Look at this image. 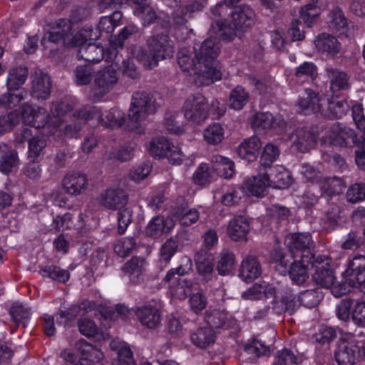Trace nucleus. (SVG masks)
Instances as JSON below:
<instances>
[{"instance_id": "2eb2a0df", "label": "nucleus", "mask_w": 365, "mask_h": 365, "mask_svg": "<svg viewBox=\"0 0 365 365\" xmlns=\"http://www.w3.org/2000/svg\"><path fill=\"white\" fill-rule=\"evenodd\" d=\"M289 138L292 146L302 153L310 150L317 143V137L309 127L297 128Z\"/></svg>"}, {"instance_id": "dca6fc26", "label": "nucleus", "mask_w": 365, "mask_h": 365, "mask_svg": "<svg viewBox=\"0 0 365 365\" xmlns=\"http://www.w3.org/2000/svg\"><path fill=\"white\" fill-rule=\"evenodd\" d=\"M178 64L183 72L189 75L195 76V81L200 86H205L200 79L201 73H203L200 68H204L196 59L195 56H192V52L187 48H182L178 53Z\"/></svg>"}, {"instance_id": "b1692460", "label": "nucleus", "mask_w": 365, "mask_h": 365, "mask_svg": "<svg viewBox=\"0 0 365 365\" xmlns=\"http://www.w3.org/2000/svg\"><path fill=\"white\" fill-rule=\"evenodd\" d=\"M78 346L81 357L78 360L76 365H95L104 357L103 353L99 349L84 339L79 340Z\"/></svg>"}, {"instance_id": "f257e3e1", "label": "nucleus", "mask_w": 365, "mask_h": 365, "mask_svg": "<svg viewBox=\"0 0 365 365\" xmlns=\"http://www.w3.org/2000/svg\"><path fill=\"white\" fill-rule=\"evenodd\" d=\"M220 49L219 38L215 36H211L205 39L200 46H194L195 58L198 63L204 68H200L203 71L200 79L204 85H210L221 79L222 73L217 61Z\"/></svg>"}, {"instance_id": "bf43d9fd", "label": "nucleus", "mask_w": 365, "mask_h": 365, "mask_svg": "<svg viewBox=\"0 0 365 365\" xmlns=\"http://www.w3.org/2000/svg\"><path fill=\"white\" fill-rule=\"evenodd\" d=\"M10 315L13 321L18 325L26 327V323L30 319L31 310L29 308L24 307L21 304L14 303L11 306Z\"/></svg>"}, {"instance_id": "a18cd8bd", "label": "nucleus", "mask_w": 365, "mask_h": 365, "mask_svg": "<svg viewBox=\"0 0 365 365\" xmlns=\"http://www.w3.org/2000/svg\"><path fill=\"white\" fill-rule=\"evenodd\" d=\"M250 101V93L241 86H237L231 90L229 95V103L231 108L241 110Z\"/></svg>"}, {"instance_id": "a19ab883", "label": "nucleus", "mask_w": 365, "mask_h": 365, "mask_svg": "<svg viewBox=\"0 0 365 365\" xmlns=\"http://www.w3.org/2000/svg\"><path fill=\"white\" fill-rule=\"evenodd\" d=\"M316 48L322 51L335 55L340 50V43L338 40L328 34L319 35L314 41Z\"/></svg>"}, {"instance_id": "473e14b6", "label": "nucleus", "mask_w": 365, "mask_h": 365, "mask_svg": "<svg viewBox=\"0 0 365 365\" xmlns=\"http://www.w3.org/2000/svg\"><path fill=\"white\" fill-rule=\"evenodd\" d=\"M329 26L331 30L341 35H348L349 25L351 22L348 21L340 8L333 9L329 12Z\"/></svg>"}, {"instance_id": "5fc2aeb1", "label": "nucleus", "mask_w": 365, "mask_h": 365, "mask_svg": "<svg viewBox=\"0 0 365 365\" xmlns=\"http://www.w3.org/2000/svg\"><path fill=\"white\" fill-rule=\"evenodd\" d=\"M280 150L277 145L272 143H267L263 148L260 156L259 163L264 170H267L272 168V163L279 158Z\"/></svg>"}, {"instance_id": "4c0bfd02", "label": "nucleus", "mask_w": 365, "mask_h": 365, "mask_svg": "<svg viewBox=\"0 0 365 365\" xmlns=\"http://www.w3.org/2000/svg\"><path fill=\"white\" fill-rule=\"evenodd\" d=\"M359 347L353 344L342 343L335 351L338 365H354Z\"/></svg>"}, {"instance_id": "69168bd1", "label": "nucleus", "mask_w": 365, "mask_h": 365, "mask_svg": "<svg viewBox=\"0 0 365 365\" xmlns=\"http://www.w3.org/2000/svg\"><path fill=\"white\" fill-rule=\"evenodd\" d=\"M179 246V238L177 236L170 237L160 247L161 260L168 263L177 252Z\"/></svg>"}, {"instance_id": "864d4df0", "label": "nucleus", "mask_w": 365, "mask_h": 365, "mask_svg": "<svg viewBox=\"0 0 365 365\" xmlns=\"http://www.w3.org/2000/svg\"><path fill=\"white\" fill-rule=\"evenodd\" d=\"M309 264L304 262L302 259L299 261H294L291 264L289 269V274L291 279L297 284H302L309 278L307 267Z\"/></svg>"}, {"instance_id": "338daca9", "label": "nucleus", "mask_w": 365, "mask_h": 365, "mask_svg": "<svg viewBox=\"0 0 365 365\" xmlns=\"http://www.w3.org/2000/svg\"><path fill=\"white\" fill-rule=\"evenodd\" d=\"M336 337V332L333 328L322 325L319 328L317 332L313 335L312 339H314L316 343L324 345L329 344Z\"/></svg>"}, {"instance_id": "9d476101", "label": "nucleus", "mask_w": 365, "mask_h": 365, "mask_svg": "<svg viewBox=\"0 0 365 365\" xmlns=\"http://www.w3.org/2000/svg\"><path fill=\"white\" fill-rule=\"evenodd\" d=\"M21 119L25 124L36 128L48 127L49 132H53L51 117L46 108L38 106H24L21 112Z\"/></svg>"}, {"instance_id": "c9c22d12", "label": "nucleus", "mask_w": 365, "mask_h": 365, "mask_svg": "<svg viewBox=\"0 0 365 365\" xmlns=\"http://www.w3.org/2000/svg\"><path fill=\"white\" fill-rule=\"evenodd\" d=\"M194 260L198 272L203 276L210 274L214 267V257L207 248H201L197 251Z\"/></svg>"}, {"instance_id": "37998d69", "label": "nucleus", "mask_w": 365, "mask_h": 365, "mask_svg": "<svg viewBox=\"0 0 365 365\" xmlns=\"http://www.w3.org/2000/svg\"><path fill=\"white\" fill-rule=\"evenodd\" d=\"M72 110V107L66 102L56 101L52 103L50 115L52 118L53 129L60 128L64 122V116Z\"/></svg>"}, {"instance_id": "603ef678", "label": "nucleus", "mask_w": 365, "mask_h": 365, "mask_svg": "<svg viewBox=\"0 0 365 365\" xmlns=\"http://www.w3.org/2000/svg\"><path fill=\"white\" fill-rule=\"evenodd\" d=\"M38 273L43 277H48L61 283L66 282L70 278V273L68 270L53 264L41 267Z\"/></svg>"}, {"instance_id": "72a5a7b5", "label": "nucleus", "mask_w": 365, "mask_h": 365, "mask_svg": "<svg viewBox=\"0 0 365 365\" xmlns=\"http://www.w3.org/2000/svg\"><path fill=\"white\" fill-rule=\"evenodd\" d=\"M250 230V225L243 216H238L230 220L227 234L234 241L245 240Z\"/></svg>"}, {"instance_id": "2f4dec72", "label": "nucleus", "mask_w": 365, "mask_h": 365, "mask_svg": "<svg viewBox=\"0 0 365 365\" xmlns=\"http://www.w3.org/2000/svg\"><path fill=\"white\" fill-rule=\"evenodd\" d=\"M262 147L259 138L257 136H252L244 140L237 147L239 156L248 162L255 161Z\"/></svg>"}, {"instance_id": "aec40b11", "label": "nucleus", "mask_w": 365, "mask_h": 365, "mask_svg": "<svg viewBox=\"0 0 365 365\" xmlns=\"http://www.w3.org/2000/svg\"><path fill=\"white\" fill-rule=\"evenodd\" d=\"M173 218L158 215L153 217L145 228L147 236L157 239L164 234H168L174 227Z\"/></svg>"}, {"instance_id": "4468645a", "label": "nucleus", "mask_w": 365, "mask_h": 365, "mask_svg": "<svg viewBox=\"0 0 365 365\" xmlns=\"http://www.w3.org/2000/svg\"><path fill=\"white\" fill-rule=\"evenodd\" d=\"M128 201L127 192L120 187L108 188L101 192L100 204L108 210H116L125 206Z\"/></svg>"}, {"instance_id": "1a4fd4ad", "label": "nucleus", "mask_w": 365, "mask_h": 365, "mask_svg": "<svg viewBox=\"0 0 365 365\" xmlns=\"http://www.w3.org/2000/svg\"><path fill=\"white\" fill-rule=\"evenodd\" d=\"M201 9L202 4L197 1H194L185 6H180L173 12L171 26L185 34V36L181 37L182 39L187 38L192 31V29L187 26L188 19L191 18L195 12L200 11Z\"/></svg>"}, {"instance_id": "4be33fe9", "label": "nucleus", "mask_w": 365, "mask_h": 365, "mask_svg": "<svg viewBox=\"0 0 365 365\" xmlns=\"http://www.w3.org/2000/svg\"><path fill=\"white\" fill-rule=\"evenodd\" d=\"M204 322L212 329H228L232 322L229 314L220 309H208L204 315Z\"/></svg>"}, {"instance_id": "8fccbe9b", "label": "nucleus", "mask_w": 365, "mask_h": 365, "mask_svg": "<svg viewBox=\"0 0 365 365\" xmlns=\"http://www.w3.org/2000/svg\"><path fill=\"white\" fill-rule=\"evenodd\" d=\"M235 264V255L229 250H223L218 256L217 270L220 275L225 276L230 274Z\"/></svg>"}, {"instance_id": "bb28decb", "label": "nucleus", "mask_w": 365, "mask_h": 365, "mask_svg": "<svg viewBox=\"0 0 365 365\" xmlns=\"http://www.w3.org/2000/svg\"><path fill=\"white\" fill-rule=\"evenodd\" d=\"M262 274V267L257 257L249 255L241 263L239 277L245 282H251Z\"/></svg>"}, {"instance_id": "a878e982", "label": "nucleus", "mask_w": 365, "mask_h": 365, "mask_svg": "<svg viewBox=\"0 0 365 365\" xmlns=\"http://www.w3.org/2000/svg\"><path fill=\"white\" fill-rule=\"evenodd\" d=\"M190 340L195 347L205 349L215 344L216 333L210 327H199L190 332Z\"/></svg>"}, {"instance_id": "f3484780", "label": "nucleus", "mask_w": 365, "mask_h": 365, "mask_svg": "<svg viewBox=\"0 0 365 365\" xmlns=\"http://www.w3.org/2000/svg\"><path fill=\"white\" fill-rule=\"evenodd\" d=\"M324 100L321 99L319 94L312 89H306L304 96L297 102V110L304 115L320 112L322 113Z\"/></svg>"}, {"instance_id": "0eeeda50", "label": "nucleus", "mask_w": 365, "mask_h": 365, "mask_svg": "<svg viewBox=\"0 0 365 365\" xmlns=\"http://www.w3.org/2000/svg\"><path fill=\"white\" fill-rule=\"evenodd\" d=\"M325 138L335 146L352 147L359 143L356 131L341 123H334L327 131Z\"/></svg>"}, {"instance_id": "e433bc0d", "label": "nucleus", "mask_w": 365, "mask_h": 365, "mask_svg": "<svg viewBox=\"0 0 365 365\" xmlns=\"http://www.w3.org/2000/svg\"><path fill=\"white\" fill-rule=\"evenodd\" d=\"M211 164L212 169L221 178H230L235 173V163L227 158L220 155H212Z\"/></svg>"}, {"instance_id": "5701e85b", "label": "nucleus", "mask_w": 365, "mask_h": 365, "mask_svg": "<svg viewBox=\"0 0 365 365\" xmlns=\"http://www.w3.org/2000/svg\"><path fill=\"white\" fill-rule=\"evenodd\" d=\"M270 186L285 189L292 183L290 173L282 165H277L265 170Z\"/></svg>"}, {"instance_id": "c85d7f7f", "label": "nucleus", "mask_w": 365, "mask_h": 365, "mask_svg": "<svg viewBox=\"0 0 365 365\" xmlns=\"http://www.w3.org/2000/svg\"><path fill=\"white\" fill-rule=\"evenodd\" d=\"M135 315L140 324L148 329H155L160 324L159 310L150 304L138 307Z\"/></svg>"}, {"instance_id": "cd10ccee", "label": "nucleus", "mask_w": 365, "mask_h": 365, "mask_svg": "<svg viewBox=\"0 0 365 365\" xmlns=\"http://www.w3.org/2000/svg\"><path fill=\"white\" fill-rule=\"evenodd\" d=\"M325 71L329 80V88L332 93L347 91L350 88V78L344 71L336 68L327 67Z\"/></svg>"}, {"instance_id": "412c9836", "label": "nucleus", "mask_w": 365, "mask_h": 365, "mask_svg": "<svg viewBox=\"0 0 365 365\" xmlns=\"http://www.w3.org/2000/svg\"><path fill=\"white\" fill-rule=\"evenodd\" d=\"M88 39L93 40L92 38L87 37L82 41V43L76 46L78 47L76 53L77 58L78 59H83L88 62L94 63H98L104 57V48L101 45L92 43H85Z\"/></svg>"}, {"instance_id": "3c124183", "label": "nucleus", "mask_w": 365, "mask_h": 365, "mask_svg": "<svg viewBox=\"0 0 365 365\" xmlns=\"http://www.w3.org/2000/svg\"><path fill=\"white\" fill-rule=\"evenodd\" d=\"M235 27L226 24V21L215 19L212 21L210 31L219 36L225 41H232L236 36Z\"/></svg>"}, {"instance_id": "a211bd4d", "label": "nucleus", "mask_w": 365, "mask_h": 365, "mask_svg": "<svg viewBox=\"0 0 365 365\" xmlns=\"http://www.w3.org/2000/svg\"><path fill=\"white\" fill-rule=\"evenodd\" d=\"M353 217L355 220H359L361 223L364 224V228L362 232L361 230H351L349 232L341 244V248L344 250L356 249L365 242V208H358L354 211Z\"/></svg>"}, {"instance_id": "c756f323", "label": "nucleus", "mask_w": 365, "mask_h": 365, "mask_svg": "<svg viewBox=\"0 0 365 365\" xmlns=\"http://www.w3.org/2000/svg\"><path fill=\"white\" fill-rule=\"evenodd\" d=\"M62 185L68 194L77 195L86 191L88 187V180L83 174L71 173L63 178Z\"/></svg>"}, {"instance_id": "09e8293b", "label": "nucleus", "mask_w": 365, "mask_h": 365, "mask_svg": "<svg viewBox=\"0 0 365 365\" xmlns=\"http://www.w3.org/2000/svg\"><path fill=\"white\" fill-rule=\"evenodd\" d=\"M318 76V69L317 66L309 61H305L296 68L294 76L297 81L312 82Z\"/></svg>"}, {"instance_id": "f03ea898", "label": "nucleus", "mask_w": 365, "mask_h": 365, "mask_svg": "<svg viewBox=\"0 0 365 365\" xmlns=\"http://www.w3.org/2000/svg\"><path fill=\"white\" fill-rule=\"evenodd\" d=\"M90 27L75 33L70 20L60 19L54 22L51 31L45 35V38L53 43L63 42L65 46H73L80 44L87 37L96 39L98 36H93Z\"/></svg>"}, {"instance_id": "0e129e2a", "label": "nucleus", "mask_w": 365, "mask_h": 365, "mask_svg": "<svg viewBox=\"0 0 365 365\" xmlns=\"http://www.w3.org/2000/svg\"><path fill=\"white\" fill-rule=\"evenodd\" d=\"M136 247L137 245L134 237H123L114 245L113 250L119 257H125L135 250Z\"/></svg>"}, {"instance_id": "6ab92c4d", "label": "nucleus", "mask_w": 365, "mask_h": 365, "mask_svg": "<svg viewBox=\"0 0 365 365\" xmlns=\"http://www.w3.org/2000/svg\"><path fill=\"white\" fill-rule=\"evenodd\" d=\"M232 24L238 31H246L255 24V13L248 5H240L232 12Z\"/></svg>"}, {"instance_id": "79ce46f5", "label": "nucleus", "mask_w": 365, "mask_h": 365, "mask_svg": "<svg viewBox=\"0 0 365 365\" xmlns=\"http://www.w3.org/2000/svg\"><path fill=\"white\" fill-rule=\"evenodd\" d=\"M111 350L117 353V361L135 365L133 354L129 345L125 341L113 339L110 343Z\"/></svg>"}, {"instance_id": "39448f33", "label": "nucleus", "mask_w": 365, "mask_h": 365, "mask_svg": "<svg viewBox=\"0 0 365 365\" xmlns=\"http://www.w3.org/2000/svg\"><path fill=\"white\" fill-rule=\"evenodd\" d=\"M284 244L293 258L299 257L308 264L314 258V242L309 232L289 233L285 237Z\"/></svg>"}, {"instance_id": "c03bdc74", "label": "nucleus", "mask_w": 365, "mask_h": 365, "mask_svg": "<svg viewBox=\"0 0 365 365\" xmlns=\"http://www.w3.org/2000/svg\"><path fill=\"white\" fill-rule=\"evenodd\" d=\"M312 279L316 284L327 289L331 287L335 282L333 269L330 267H325L323 264L315 267Z\"/></svg>"}, {"instance_id": "4d7b16f0", "label": "nucleus", "mask_w": 365, "mask_h": 365, "mask_svg": "<svg viewBox=\"0 0 365 365\" xmlns=\"http://www.w3.org/2000/svg\"><path fill=\"white\" fill-rule=\"evenodd\" d=\"M73 116L84 120L96 119L98 123L103 121V117L101 110L97 106L91 105L83 106L75 110Z\"/></svg>"}, {"instance_id": "680f3d73", "label": "nucleus", "mask_w": 365, "mask_h": 365, "mask_svg": "<svg viewBox=\"0 0 365 365\" xmlns=\"http://www.w3.org/2000/svg\"><path fill=\"white\" fill-rule=\"evenodd\" d=\"M203 136L207 143L216 145L223 140L224 129L220 123H212L204 130Z\"/></svg>"}, {"instance_id": "052dcab7", "label": "nucleus", "mask_w": 365, "mask_h": 365, "mask_svg": "<svg viewBox=\"0 0 365 365\" xmlns=\"http://www.w3.org/2000/svg\"><path fill=\"white\" fill-rule=\"evenodd\" d=\"M95 71L90 65L78 66L74 71L75 81L77 85L89 84L95 78Z\"/></svg>"}, {"instance_id": "9b49d317", "label": "nucleus", "mask_w": 365, "mask_h": 365, "mask_svg": "<svg viewBox=\"0 0 365 365\" xmlns=\"http://www.w3.org/2000/svg\"><path fill=\"white\" fill-rule=\"evenodd\" d=\"M150 53L155 61L170 58L174 53L172 41L165 34H157L147 39Z\"/></svg>"}, {"instance_id": "f704fd0d", "label": "nucleus", "mask_w": 365, "mask_h": 365, "mask_svg": "<svg viewBox=\"0 0 365 365\" xmlns=\"http://www.w3.org/2000/svg\"><path fill=\"white\" fill-rule=\"evenodd\" d=\"M145 259L141 257H133L122 267L121 270L133 283L139 282V277L145 271Z\"/></svg>"}, {"instance_id": "423d86ee", "label": "nucleus", "mask_w": 365, "mask_h": 365, "mask_svg": "<svg viewBox=\"0 0 365 365\" xmlns=\"http://www.w3.org/2000/svg\"><path fill=\"white\" fill-rule=\"evenodd\" d=\"M182 110L187 121L200 124L208 118V101L200 93L190 95L184 101Z\"/></svg>"}, {"instance_id": "49530a36", "label": "nucleus", "mask_w": 365, "mask_h": 365, "mask_svg": "<svg viewBox=\"0 0 365 365\" xmlns=\"http://www.w3.org/2000/svg\"><path fill=\"white\" fill-rule=\"evenodd\" d=\"M28 77V69L25 66L12 68L9 71L6 85L9 90H17Z\"/></svg>"}, {"instance_id": "6e6d98bb", "label": "nucleus", "mask_w": 365, "mask_h": 365, "mask_svg": "<svg viewBox=\"0 0 365 365\" xmlns=\"http://www.w3.org/2000/svg\"><path fill=\"white\" fill-rule=\"evenodd\" d=\"M302 361V355H296L292 350L283 349L276 353L272 365H294L301 364Z\"/></svg>"}, {"instance_id": "393cba45", "label": "nucleus", "mask_w": 365, "mask_h": 365, "mask_svg": "<svg viewBox=\"0 0 365 365\" xmlns=\"http://www.w3.org/2000/svg\"><path fill=\"white\" fill-rule=\"evenodd\" d=\"M265 170L262 168L257 176H252L244 182L243 188L246 192L258 197L266 194L267 188L270 186Z\"/></svg>"}, {"instance_id": "7ed1b4c3", "label": "nucleus", "mask_w": 365, "mask_h": 365, "mask_svg": "<svg viewBox=\"0 0 365 365\" xmlns=\"http://www.w3.org/2000/svg\"><path fill=\"white\" fill-rule=\"evenodd\" d=\"M155 110L156 105L153 95L145 91L135 92L132 96L128 115L129 126L138 134L144 133L145 128L141 123L149 114L154 113Z\"/></svg>"}, {"instance_id": "13d9d810", "label": "nucleus", "mask_w": 365, "mask_h": 365, "mask_svg": "<svg viewBox=\"0 0 365 365\" xmlns=\"http://www.w3.org/2000/svg\"><path fill=\"white\" fill-rule=\"evenodd\" d=\"M173 145L165 137H158L150 143V152L158 158H165Z\"/></svg>"}, {"instance_id": "ddd939ff", "label": "nucleus", "mask_w": 365, "mask_h": 365, "mask_svg": "<svg viewBox=\"0 0 365 365\" xmlns=\"http://www.w3.org/2000/svg\"><path fill=\"white\" fill-rule=\"evenodd\" d=\"M251 125L254 130L257 131L270 130L283 131L285 129L286 123L281 118L274 117L269 112H259L252 117Z\"/></svg>"}, {"instance_id": "7c9ffc66", "label": "nucleus", "mask_w": 365, "mask_h": 365, "mask_svg": "<svg viewBox=\"0 0 365 365\" xmlns=\"http://www.w3.org/2000/svg\"><path fill=\"white\" fill-rule=\"evenodd\" d=\"M282 291L277 286L270 284H255L247 290L242 293V298L249 300L261 299L267 298L269 296L277 297L278 294H281Z\"/></svg>"}, {"instance_id": "ea45409f", "label": "nucleus", "mask_w": 365, "mask_h": 365, "mask_svg": "<svg viewBox=\"0 0 365 365\" xmlns=\"http://www.w3.org/2000/svg\"><path fill=\"white\" fill-rule=\"evenodd\" d=\"M348 110L349 105L346 100L331 98L327 103V108H322V115L330 119L341 118L346 115Z\"/></svg>"}, {"instance_id": "f8f14e48", "label": "nucleus", "mask_w": 365, "mask_h": 365, "mask_svg": "<svg viewBox=\"0 0 365 365\" xmlns=\"http://www.w3.org/2000/svg\"><path fill=\"white\" fill-rule=\"evenodd\" d=\"M31 96L38 101L46 100L51 94L52 81L50 76L41 68H36L31 73Z\"/></svg>"}, {"instance_id": "774afa93", "label": "nucleus", "mask_w": 365, "mask_h": 365, "mask_svg": "<svg viewBox=\"0 0 365 365\" xmlns=\"http://www.w3.org/2000/svg\"><path fill=\"white\" fill-rule=\"evenodd\" d=\"M349 202L357 203L365 200V183H354L349 187L346 193Z\"/></svg>"}, {"instance_id": "e2e57ef3", "label": "nucleus", "mask_w": 365, "mask_h": 365, "mask_svg": "<svg viewBox=\"0 0 365 365\" xmlns=\"http://www.w3.org/2000/svg\"><path fill=\"white\" fill-rule=\"evenodd\" d=\"M322 292L318 289L303 291L299 295L301 304L308 308L317 306L322 299Z\"/></svg>"}, {"instance_id": "58836bf2", "label": "nucleus", "mask_w": 365, "mask_h": 365, "mask_svg": "<svg viewBox=\"0 0 365 365\" xmlns=\"http://www.w3.org/2000/svg\"><path fill=\"white\" fill-rule=\"evenodd\" d=\"M122 18V14L119 11H114L109 16H102L100 19L98 24L96 28V31H93V36L102 35L103 33L110 34L113 32L115 28L118 26V23ZM93 31V29H91Z\"/></svg>"}, {"instance_id": "de8ad7c7", "label": "nucleus", "mask_w": 365, "mask_h": 365, "mask_svg": "<svg viewBox=\"0 0 365 365\" xmlns=\"http://www.w3.org/2000/svg\"><path fill=\"white\" fill-rule=\"evenodd\" d=\"M277 287L281 289L282 292L278 294L275 298L282 297L284 303V313L292 315L301 304L299 297H297L292 290L287 287L279 284Z\"/></svg>"}, {"instance_id": "6e6552de", "label": "nucleus", "mask_w": 365, "mask_h": 365, "mask_svg": "<svg viewBox=\"0 0 365 365\" xmlns=\"http://www.w3.org/2000/svg\"><path fill=\"white\" fill-rule=\"evenodd\" d=\"M346 282L351 287L365 292V256L358 255L349 261L343 272Z\"/></svg>"}, {"instance_id": "20e7f679", "label": "nucleus", "mask_w": 365, "mask_h": 365, "mask_svg": "<svg viewBox=\"0 0 365 365\" xmlns=\"http://www.w3.org/2000/svg\"><path fill=\"white\" fill-rule=\"evenodd\" d=\"M118 82L117 71L113 66L99 69L95 74L94 83L91 89L88 98L97 102L108 93Z\"/></svg>"}]
</instances>
